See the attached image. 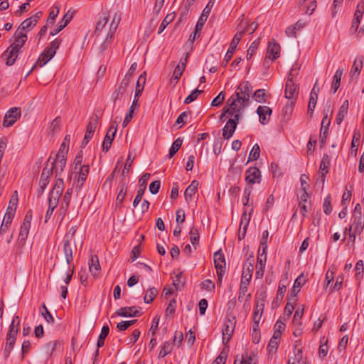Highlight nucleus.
<instances>
[{
	"label": "nucleus",
	"instance_id": "obj_24",
	"mask_svg": "<svg viewBox=\"0 0 364 364\" xmlns=\"http://www.w3.org/2000/svg\"><path fill=\"white\" fill-rule=\"evenodd\" d=\"M116 314L122 317L139 316L141 315V309L136 306H125L119 309Z\"/></svg>",
	"mask_w": 364,
	"mask_h": 364
},
{
	"label": "nucleus",
	"instance_id": "obj_7",
	"mask_svg": "<svg viewBox=\"0 0 364 364\" xmlns=\"http://www.w3.org/2000/svg\"><path fill=\"white\" fill-rule=\"evenodd\" d=\"M119 21L120 16L115 14L114 16H113L112 22L109 24V32L107 33V36L100 46V49L102 51H105L111 46L114 39V35L119 26Z\"/></svg>",
	"mask_w": 364,
	"mask_h": 364
},
{
	"label": "nucleus",
	"instance_id": "obj_42",
	"mask_svg": "<svg viewBox=\"0 0 364 364\" xmlns=\"http://www.w3.org/2000/svg\"><path fill=\"white\" fill-rule=\"evenodd\" d=\"M360 135L358 132H355L353 134L352 142H351V146L350 149V154L356 156L358 150V146L360 143Z\"/></svg>",
	"mask_w": 364,
	"mask_h": 364
},
{
	"label": "nucleus",
	"instance_id": "obj_56",
	"mask_svg": "<svg viewBox=\"0 0 364 364\" xmlns=\"http://www.w3.org/2000/svg\"><path fill=\"white\" fill-rule=\"evenodd\" d=\"M132 163H133V159H131V154H129L128 155V157H127V161L125 163L124 167V168H123V170L122 171V175H121L122 179L124 180L125 176L129 175L130 169H131V167H132Z\"/></svg>",
	"mask_w": 364,
	"mask_h": 364
},
{
	"label": "nucleus",
	"instance_id": "obj_27",
	"mask_svg": "<svg viewBox=\"0 0 364 364\" xmlns=\"http://www.w3.org/2000/svg\"><path fill=\"white\" fill-rule=\"evenodd\" d=\"M72 194L73 188H68L63 196V201L60 204L59 210H58V213L62 217V219L65 217V215L67 213V210L70 205Z\"/></svg>",
	"mask_w": 364,
	"mask_h": 364
},
{
	"label": "nucleus",
	"instance_id": "obj_32",
	"mask_svg": "<svg viewBox=\"0 0 364 364\" xmlns=\"http://www.w3.org/2000/svg\"><path fill=\"white\" fill-rule=\"evenodd\" d=\"M88 264H89V269H90V272H91V274L94 277L98 276V274H100V271L101 269L98 257L95 255L91 256V258L89 260Z\"/></svg>",
	"mask_w": 364,
	"mask_h": 364
},
{
	"label": "nucleus",
	"instance_id": "obj_57",
	"mask_svg": "<svg viewBox=\"0 0 364 364\" xmlns=\"http://www.w3.org/2000/svg\"><path fill=\"white\" fill-rule=\"evenodd\" d=\"M61 128V118L60 117H57L55 118L50 124V131L54 134L56 132H58Z\"/></svg>",
	"mask_w": 364,
	"mask_h": 364
},
{
	"label": "nucleus",
	"instance_id": "obj_59",
	"mask_svg": "<svg viewBox=\"0 0 364 364\" xmlns=\"http://www.w3.org/2000/svg\"><path fill=\"white\" fill-rule=\"evenodd\" d=\"M285 292H286V286L284 284H279L278 287L277 296H276L274 301H273V304H274V303L280 304L283 300Z\"/></svg>",
	"mask_w": 364,
	"mask_h": 364
},
{
	"label": "nucleus",
	"instance_id": "obj_18",
	"mask_svg": "<svg viewBox=\"0 0 364 364\" xmlns=\"http://www.w3.org/2000/svg\"><path fill=\"white\" fill-rule=\"evenodd\" d=\"M117 129V124H116V122H114L110 124L102 142V150L104 151L107 152L109 150L112 141L115 136Z\"/></svg>",
	"mask_w": 364,
	"mask_h": 364
},
{
	"label": "nucleus",
	"instance_id": "obj_43",
	"mask_svg": "<svg viewBox=\"0 0 364 364\" xmlns=\"http://www.w3.org/2000/svg\"><path fill=\"white\" fill-rule=\"evenodd\" d=\"M119 191L117 196V201L119 203H122L126 196L127 186L124 179H121L119 186Z\"/></svg>",
	"mask_w": 364,
	"mask_h": 364
},
{
	"label": "nucleus",
	"instance_id": "obj_15",
	"mask_svg": "<svg viewBox=\"0 0 364 364\" xmlns=\"http://www.w3.org/2000/svg\"><path fill=\"white\" fill-rule=\"evenodd\" d=\"M18 204V198H11L9 201V205L7 208L6 212L4 215V217L3 218L2 223H4V225L5 226H9L14 218L16 207Z\"/></svg>",
	"mask_w": 364,
	"mask_h": 364
},
{
	"label": "nucleus",
	"instance_id": "obj_46",
	"mask_svg": "<svg viewBox=\"0 0 364 364\" xmlns=\"http://www.w3.org/2000/svg\"><path fill=\"white\" fill-rule=\"evenodd\" d=\"M363 68V60L362 59H355L354 60L353 65L351 68L350 75L351 77L357 76L360 74Z\"/></svg>",
	"mask_w": 364,
	"mask_h": 364
},
{
	"label": "nucleus",
	"instance_id": "obj_51",
	"mask_svg": "<svg viewBox=\"0 0 364 364\" xmlns=\"http://www.w3.org/2000/svg\"><path fill=\"white\" fill-rule=\"evenodd\" d=\"M183 141L181 138L176 139L172 144L168 153V158H172L181 147Z\"/></svg>",
	"mask_w": 364,
	"mask_h": 364
},
{
	"label": "nucleus",
	"instance_id": "obj_41",
	"mask_svg": "<svg viewBox=\"0 0 364 364\" xmlns=\"http://www.w3.org/2000/svg\"><path fill=\"white\" fill-rule=\"evenodd\" d=\"M330 166V157L328 154H324L321 159L320 164V171L323 178L328 173V168Z\"/></svg>",
	"mask_w": 364,
	"mask_h": 364
},
{
	"label": "nucleus",
	"instance_id": "obj_22",
	"mask_svg": "<svg viewBox=\"0 0 364 364\" xmlns=\"http://www.w3.org/2000/svg\"><path fill=\"white\" fill-rule=\"evenodd\" d=\"M253 270H254V258H253V256H250L247 259V260L244 264L241 281L247 282L250 283L251 281L252 277Z\"/></svg>",
	"mask_w": 364,
	"mask_h": 364
},
{
	"label": "nucleus",
	"instance_id": "obj_37",
	"mask_svg": "<svg viewBox=\"0 0 364 364\" xmlns=\"http://www.w3.org/2000/svg\"><path fill=\"white\" fill-rule=\"evenodd\" d=\"M348 106L349 102L348 100H346L343 102L342 105L340 107L338 113L336 118V122L337 124L339 125L342 123L345 116L348 113Z\"/></svg>",
	"mask_w": 364,
	"mask_h": 364
},
{
	"label": "nucleus",
	"instance_id": "obj_49",
	"mask_svg": "<svg viewBox=\"0 0 364 364\" xmlns=\"http://www.w3.org/2000/svg\"><path fill=\"white\" fill-rule=\"evenodd\" d=\"M158 294L157 289L154 287L149 288L144 296V301L146 304L151 303L155 299L156 296Z\"/></svg>",
	"mask_w": 364,
	"mask_h": 364
},
{
	"label": "nucleus",
	"instance_id": "obj_14",
	"mask_svg": "<svg viewBox=\"0 0 364 364\" xmlns=\"http://www.w3.org/2000/svg\"><path fill=\"white\" fill-rule=\"evenodd\" d=\"M245 181L248 185H253L255 183H260L262 180V175L260 170L255 166L250 167L245 171Z\"/></svg>",
	"mask_w": 364,
	"mask_h": 364
},
{
	"label": "nucleus",
	"instance_id": "obj_54",
	"mask_svg": "<svg viewBox=\"0 0 364 364\" xmlns=\"http://www.w3.org/2000/svg\"><path fill=\"white\" fill-rule=\"evenodd\" d=\"M234 364H255V355L254 353L248 355V353H246L242 355V360L240 363H237V360H235Z\"/></svg>",
	"mask_w": 364,
	"mask_h": 364
},
{
	"label": "nucleus",
	"instance_id": "obj_48",
	"mask_svg": "<svg viewBox=\"0 0 364 364\" xmlns=\"http://www.w3.org/2000/svg\"><path fill=\"white\" fill-rule=\"evenodd\" d=\"M174 18H175L174 13H171V14H167L159 26L158 33L159 34L161 33L164 31V29L167 27V26L174 20Z\"/></svg>",
	"mask_w": 364,
	"mask_h": 364
},
{
	"label": "nucleus",
	"instance_id": "obj_16",
	"mask_svg": "<svg viewBox=\"0 0 364 364\" xmlns=\"http://www.w3.org/2000/svg\"><path fill=\"white\" fill-rule=\"evenodd\" d=\"M299 94V88L296 85L294 81L293 80L291 73L289 74V76L286 82V87L284 91L285 97L289 100H296Z\"/></svg>",
	"mask_w": 364,
	"mask_h": 364
},
{
	"label": "nucleus",
	"instance_id": "obj_1",
	"mask_svg": "<svg viewBox=\"0 0 364 364\" xmlns=\"http://www.w3.org/2000/svg\"><path fill=\"white\" fill-rule=\"evenodd\" d=\"M252 92V87L248 81L241 82L233 94L227 101L232 106V109H236L242 115L244 109L249 105L250 97Z\"/></svg>",
	"mask_w": 364,
	"mask_h": 364
},
{
	"label": "nucleus",
	"instance_id": "obj_36",
	"mask_svg": "<svg viewBox=\"0 0 364 364\" xmlns=\"http://www.w3.org/2000/svg\"><path fill=\"white\" fill-rule=\"evenodd\" d=\"M70 242L71 241L63 240V252L68 265H70L73 260V250Z\"/></svg>",
	"mask_w": 364,
	"mask_h": 364
},
{
	"label": "nucleus",
	"instance_id": "obj_28",
	"mask_svg": "<svg viewBox=\"0 0 364 364\" xmlns=\"http://www.w3.org/2000/svg\"><path fill=\"white\" fill-rule=\"evenodd\" d=\"M50 159L49 158L46 166L43 168L39 180V186L42 191H43L46 188L48 184L49 183V178L50 176L53 174L52 168H49L48 164Z\"/></svg>",
	"mask_w": 364,
	"mask_h": 364
},
{
	"label": "nucleus",
	"instance_id": "obj_58",
	"mask_svg": "<svg viewBox=\"0 0 364 364\" xmlns=\"http://www.w3.org/2000/svg\"><path fill=\"white\" fill-rule=\"evenodd\" d=\"M189 234H190V240H191V244L193 246H195L196 245H198V242H199V238H200L198 229L195 227L191 228V229L190 230Z\"/></svg>",
	"mask_w": 364,
	"mask_h": 364
},
{
	"label": "nucleus",
	"instance_id": "obj_17",
	"mask_svg": "<svg viewBox=\"0 0 364 364\" xmlns=\"http://www.w3.org/2000/svg\"><path fill=\"white\" fill-rule=\"evenodd\" d=\"M21 117V109L18 107H12L9 109L4 119L3 125L5 127L12 126Z\"/></svg>",
	"mask_w": 364,
	"mask_h": 364
},
{
	"label": "nucleus",
	"instance_id": "obj_31",
	"mask_svg": "<svg viewBox=\"0 0 364 364\" xmlns=\"http://www.w3.org/2000/svg\"><path fill=\"white\" fill-rule=\"evenodd\" d=\"M198 184L199 183L198 181L193 180L185 190L184 197L187 203H189L192 200L193 196L197 191Z\"/></svg>",
	"mask_w": 364,
	"mask_h": 364
},
{
	"label": "nucleus",
	"instance_id": "obj_60",
	"mask_svg": "<svg viewBox=\"0 0 364 364\" xmlns=\"http://www.w3.org/2000/svg\"><path fill=\"white\" fill-rule=\"evenodd\" d=\"M323 210L325 214L329 215L332 211L331 196L328 195L323 200Z\"/></svg>",
	"mask_w": 364,
	"mask_h": 364
},
{
	"label": "nucleus",
	"instance_id": "obj_50",
	"mask_svg": "<svg viewBox=\"0 0 364 364\" xmlns=\"http://www.w3.org/2000/svg\"><path fill=\"white\" fill-rule=\"evenodd\" d=\"M349 228H353L355 232H358V235H360L364 228V218L352 220V224Z\"/></svg>",
	"mask_w": 364,
	"mask_h": 364
},
{
	"label": "nucleus",
	"instance_id": "obj_44",
	"mask_svg": "<svg viewBox=\"0 0 364 364\" xmlns=\"http://www.w3.org/2000/svg\"><path fill=\"white\" fill-rule=\"evenodd\" d=\"M108 19L109 15L107 13H102V14L100 16L98 21L97 22L95 31V33H98L102 31L108 22Z\"/></svg>",
	"mask_w": 364,
	"mask_h": 364
},
{
	"label": "nucleus",
	"instance_id": "obj_11",
	"mask_svg": "<svg viewBox=\"0 0 364 364\" xmlns=\"http://www.w3.org/2000/svg\"><path fill=\"white\" fill-rule=\"evenodd\" d=\"M213 260L218 279L221 281L226 269L225 256L220 251H218L213 255Z\"/></svg>",
	"mask_w": 364,
	"mask_h": 364
},
{
	"label": "nucleus",
	"instance_id": "obj_63",
	"mask_svg": "<svg viewBox=\"0 0 364 364\" xmlns=\"http://www.w3.org/2000/svg\"><path fill=\"white\" fill-rule=\"evenodd\" d=\"M266 91L264 89L257 90L254 93V98L257 102H265Z\"/></svg>",
	"mask_w": 364,
	"mask_h": 364
},
{
	"label": "nucleus",
	"instance_id": "obj_10",
	"mask_svg": "<svg viewBox=\"0 0 364 364\" xmlns=\"http://www.w3.org/2000/svg\"><path fill=\"white\" fill-rule=\"evenodd\" d=\"M281 48L278 43L272 41L269 43L267 53L264 58V64H268L277 59L280 56Z\"/></svg>",
	"mask_w": 364,
	"mask_h": 364
},
{
	"label": "nucleus",
	"instance_id": "obj_33",
	"mask_svg": "<svg viewBox=\"0 0 364 364\" xmlns=\"http://www.w3.org/2000/svg\"><path fill=\"white\" fill-rule=\"evenodd\" d=\"M264 308V301H257L253 313V323H259Z\"/></svg>",
	"mask_w": 364,
	"mask_h": 364
},
{
	"label": "nucleus",
	"instance_id": "obj_64",
	"mask_svg": "<svg viewBox=\"0 0 364 364\" xmlns=\"http://www.w3.org/2000/svg\"><path fill=\"white\" fill-rule=\"evenodd\" d=\"M203 92V90H200L198 89H196L191 92V93L186 97V98L184 100L185 104H189L194 100H196L198 95Z\"/></svg>",
	"mask_w": 364,
	"mask_h": 364
},
{
	"label": "nucleus",
	"instance_id": "obj_6",
	"mask_svg": "<svg viewBox=\"0 0 364 364\" xmlns=\"http://www.w3.org/2000/svg\"><path fill=\"white\" fill-rule=\"evenodd\" d=\"M245 33V30H242V28H240V31L235 34L223 61V65L224 67H225L228 65L229 61L232 58V55H234L236 50L237 46Z\"/></svg>",
	"mask_w": 364,
	"mask_h": 364
},
{
	"label": "nucleus",
	"instance_id": "obj_13",
	"mask_svg": "<svg viewBox=\"0 0 364 364\" xmlns=\"http://www.w3.org/2000/svg\"><path fill=\"white\" fill-rule=\"evenodd\" d=\"M30 228L29 224L26 223H22L21 225L17 241L16 242V251L18 252H20L22 248L25 246Z\"/></svg>",
	"mask_w": 364,
	"mask_h": 364
},
{
	"label": "nucleus",
	"instance_id": "obj_20",
	"mask_svg": "<svg viewBox=\"0 0 364 364\" xmlns=\"http://www.w3.org/2000/svg\"><path fill=\"white\" fill-rule=\"evenodd\" d=\"M240 119L241 117L229 118L223 129V136L225 139H229L232 136Z\"/></svg>",
	"mask_w": 364,
	"mask_h": 364
},
{
	"label": "nucleus",
	"instance_id": "obj_35",
	"mask_svg": "<svg viewBox=\"0 0 364 364\" xmlns=\"http://www.w3.org/2000/svg\"><path fill=\"white\" fill-rule=\"evenodd\" d=\"M305 26L306 23L299 20L294 25L287 27L285 33L288 37H296V31L304 28Z\"/></svg>",
	"mask_w": 364,
	"mask_h": 364
},
{
	"label": "nucleus",
	"instance_id": "obj_34",
	"mask_svg": "<svg viewBox=\"0 0 364 364\" xmlns=\"http://www.w3.org/2000/svg\"><path fill=\"white\" fill-rule=\"evenodd\" d=\"M232 106L229 105L228 102H226L225 106L223 109V112L220 116V119L223 120L224 117L227 116V117L232 118V117H242L240 112H238L236 109H232Z\"/></svg>",
	"mask_w": 364,
	"mask_h": 364
},
{
	"label": "nucleus",
	"instance_id": "obj_61",
	"mask_svg": "<svg viewBox=\"0 0 364 364\" xmlns=\"http://www.w3.org/2000/svg\"><path fill=\"white\" fill-rule=\"evenodd\" d=\"M228 350L226 348L223 349L214 360L213 364H225L228 358Z\"/></svg>",
	"mask_w": 364,
	"mask_h": 364
},
{
	"label": "nucleus",
	"instance_id": "obj_8",
	"mask_svg": "<svg viewBox=\"0 0 364 364\" xmlns=\"http://www.w3.org/2000/svg\"><path fill=\"white\" fill-rule=\"evenodd\" d=\"M42 15V11H38L30 18L24 20L16 30L24 34H27V32L31 31L36 25Z\"/></svg>",
	"mask_w": 364,
	"mask_h": 364
},
{
	"label": "nucleus",
	"instance_id": "obj_3",
	"mask_svg": "<svg viewBox=\"0 0 364 364\" xmlns=\"http://www.w3.org/2000/svg\"><path fill=\"white\" fill-rule=\"evenodd\" d=\"M20 323L21 318L19 316H15L9 326V331L6 336V343L4 350V357L5 359H7L9 357L16 341Z\"/></svg>",
	"mask_w": 364,
	"mask_h": 364
},
{
	"label": "nucleus",
	"instance_id": "obj_47",
	"mask_svg": "<svg viewBox=\"0 0 364 364\" xmlns=\"http://www.w3.org/2000/svg\"><path fill=\"white\" fill-rule=\"evenodd\" d=\"M70 141V135L67 134L65 136L57 154L67 156L68 151H69Z\"/></svg>",
	"mask_w": 364,
	"mask_h": 364
},
{
	"label": "nucleus",
	"instance_id": "obj_9",
	"mask_svg": "<svg viewBox=\"0 0 364 364\" xmlns=\"http://www.w3.org/2000/svg\"><path fill=\"white\" fill-rule=\"evenodd\" d=\"M129 85V77L124 76L118 87L114 90L113 93V98L114 104L117 103V101H122L125 99V97L128 95V86Z\"/></svg>",
	"mask_w": 364,
	"mask_h": 364
},
{
	"label": "nucleus",
	"instance_id": "obj_30",
	"mask_svg": "<svg viewBox=\"0 0 364 364\" xmlns=\"http://www.w3.org/2000/svg\"><path fill=\"white\" fill-rule=\"evenodd\" d=\"M272 110L267 106H259L257 109V113L259 117V122L266 124L269 122Z\"/></svg>",
	"mask_w": 364,
	"mask_h": 364
},
{
	"label": "nucleus",
	"instance_id": "obj_55",
	"mask_svg": "<svg viewBox=\"0 0 364 364\" xmlns=\"http://www.w3.org/2000/svg\"><path fill=\"white\" fill-rule=\"evenodd\" d=\"M172 346L169 341H166L163 343L159 356L160 358H164L171 352Z\"/></svg>",
	"mask_w": 364,
	"mask_h": 364
},
{
	"label": "nucleus",
	"instance_id": "obj_38",
	"mask_svg": "<svg viewBox=\"0 0 364 364\" xmlns=\"http://www.w3.org/2000/svg\"><path fill=\"white\" fill-rule=\"evenodd\" d=\"M138 106H139L138 100L134 99L132 104L131 107H129L128 112L127 113V114L124 119V121L122 123L123 127H126L128 125V124L130 122V121L133 118V114L134 112V109Z\"/></svg>",
	"mask_w": 364,
	"mask_h": 364
},
{
	"label": "nucleus",
	"instance_id": "obj_40",
	"mask_svg": "<svg viewBox=\"0 0 364 364\" xmlns=\"http://www.w3.org/2000/svg\"><path fill=\"white\" fill-rule=\"evenodd\" d=\"M257 23L255 21L252 22L249 26H247V22L244 21V19H242L237 26V31H240V28H242V30H245V33L248 32L250 34H252L257 28Z\"/></svg>",
	"mask_w": 364,
	"mask_h": 364
},
{
	"label": "nucleus",
	"instance_id": "obj_29",
	"mask_svg": "<svg viewBox=\"0 0 364 364\" xmlns=\"http://www.w3.org/2000/svg\"><path fill=\"white\" fill-rule=\"evenodd\" d=\"M27 34H24L16 30L14 35V41L10 45V46L21 51L22 47L27 41Z\"/></svg>",
	"mask_w": 364,
	"mask_h": 364
},
{
	"label": "nucleus",
	"instance_id": "obj_26",
	"mask_svg": "<svg viewBox=\"0 0 364 364\" xmlns=\"http://www.w3.org/2000/svg\"><path fill=\"white\" fill-rule=\"evenodd\" d=\"M20 52L9 46L2 55V57L6 60V65L7 66L14 65Z\"/></svg>",
	"mask_w": 364,
	"mask_h": 364
},
{
	"label": "nucleus",
	"instance_id": "obj_19",
	"mask_svg": "<svg viewBox=\"0 0 364 364\" xmlns=\"http://www.w3.org/2000/svg\"><path fill=\"white\" fill-rule=\"evenodd\" d=\"M99 118L97 115H93L90 117V122L86 128V132L82 140V145L85 146L88 144L90 140L92 138L95 132L97 125L98 124Z\"/></svg>",
	"mask_w": 364,
	"mask_h": 364
},
{
	"label": "nucleus",
	"instance_id": "obj_62",
	"mask_svg": "<svg viewBox=\"0 0 364 364\" xmlns=\"http://www.w3.org/2000/svg\"><path fill=\"white\" fill-rule=\"evenodd\" d=\"M269 236L268 230H264L262 232V239L260 240V245L259 248V252L262 250L264 252L267 250V239Z\"/></svg>",
	"mask_w": 364,
	"mask_h": 364
},
{
	"label": "nucleus",
	"instance_id": "obj_23",
	"mask_svg": "<svg viewBox=\"0 0 364 364\" xmlns=\"http://www.w3.org/2000/svg\"><path fill=\"white\" fill-rule=\"evenodd\" d=\"M331 124V119L328 118V113L324 112V116L321 122V127L320 130V143L321 146H323L326 144L328 127Z\"/></svg>",
	"mask_w": 364,
	"mask_h": 364
},
{
	"label": "nucleus",
	"instance_id": "obj_53",
	"mask_svg": "<svg viewBox=\"0 0 364 364\" xmlns=\"http://www.w3.org/2000/svg\"><path fill=\"white\" fill-rule=\"evenodd\" d=\"M259 156H260L259 146L258 145V144H255L253 146V147L250 153L247 162L257 160L259 158Z\"/></svg>",
	"mask_w": 364,
	"mask_h": 364
},
{
	"label": "nucleus",
	"instance_id": "obj_52",
	"mask_svg": "<svg viewBox=\"0 0 364 364\" xmlns=\"http://www.w3.org/2000/svg\"><path fill=\"white\" fill-rule=\"evenodd\" d=\"M207 19L204 18L203 17L200 16L196 27L195 31L193 33V40L196 39V38H198L200 36V31L204 26V23Z\"/></svg>",
	"mask_w": 364,
	"mask_h": 364
},
{
	"label": "nucleus",
	"instance_id": "obj_2",
	"mask_svg": "<svg viewBox=\"0 0 364 364\" xmlns=\"http://www.w3.org/2000/svg\"><path fill=\"white\" fill-rule=\"evenodd\" d=\"M64 189V181L62 178H58L55 185L49 193L48 196V208L46 211L45 216V223H48L51 215L53 213L54 210L59 203V199L63 193Z\"/></svg>",
	"mask_w": 364,
	"mask_h": 364
},
{
	"label": "nucleus",
	"instance_id": "obj_4",
	"mask_svg": "<svg viewBox=\"0 0 364 364\" xmlns=\"http://www.w3.org/2000/svg\"><path fill=\"white\" fill-rule=\"evenodd\" d=\"M60 43L61 40L58 38H55L51 41L38 58L36 65H38L39 67L42 68L49 62L54 57Z\"/></svg>",
	"mask_w": 364,
	"mask_h": 364
},
{
	"label": "nucleus",
	"instance_id": "obj_39",
	"mask_svg": "<svg viewBox=\"0 0 364 364\" xmlns=\"http://www.w3.org/2000/svg\"><path fill=\"white\" fill-rule=\"evenodd\" d=\"M343 73V69L338 68L333 75L331 89L333 90L334 93L338 90V87H340Z\"/></svg>",
	"mask_w": 364,
	"mask_h": 364
},
{
	"label": "nucleus",
	"instance_id": "obj_45",
	"mask_svg": "<svg viewBox=\"0 0 364 364\" xmlns=\"http://www.w3.org/2000/svg\"><path fill=\"white\" fill-rule=\"evenodd\" d=\"M109 326L107 325L103 326L102 328V330H101V333L97 339V348H100L104 346L105 338L107 336V335L109 334Z\"/></svg>",
	"mask_w": 364,
	"mask_h": 364
},
{
	"label": "nucleus",
	"instance_id": "obj_12",
	"mask_svg": "<svg viewBox=\"0 0 364 364\" xmlns=\"http://www.w3.org/2000/svg\"><path fill=\"white\" fill-rule=\"evenodd\" d=\"M67 161V156L63 154H56L55 159L51 162V166L49 168H52V172L55 173V176H60L64 171Z\"/></svg>",
	"mask_w": 364,
	"mask_h": 364
},
{
	"label": "nucleus",
	"instance_id": "obj_21",
	"mask_svg": "<svg viewBox=\"0 0 364 364\" xmlns=\"http://www.w3.org/2000/svg\"><path fill=\"white\" fill-rule=\"evenodd\" d=\"M150 176V173H146L143 174V176L139 180V188L133 202L134 207H136L141 202L143 195L146 188L147 181L149 179Z\"/></svg>",
	"mask_w": 364,
	"mask_h": 364
},
{
	"label": "nucleus",
	"instance_id": "obj_5",
	"mask_svg": "<svg viewBox=\"0 0 364 364\" xmlns=\"http://www.w3.org/2000/svg\"><path fill=\"white\" fill-rule=\"evenodd\" d=\"M236 325V318L231 315H228L224 321L222 333L223 343L225 345L231 339Z\"/></svg>",
	"mask_w": 364,
	"mask_h": 364
},
{
	"label": "nucleus",
	"instance_id": "obj_25",
	"mask_svg": "<svg viewBox=\"0 0 364 364\" xmlns=\"http://www.w3.org/2000/svg\"><path fill=\"white\" fill-rule=\"evenodd\" d=\"M76 172V175L77 176V187L80 188L84 185L85 181L87 179L88 173L90 172V166L88 164H84L83 166H80L78 167Z\"/></svg>",
	"mask_w": 364,
	"mask_h": 364
}]
</instances>
